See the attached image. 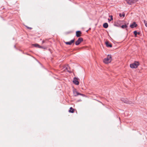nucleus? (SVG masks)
I'll return each mask as SVG.
<instances>
[{"label": "nucleus", "mask_w": 147, "mask_h": 147, "mask_svg": "<svg viewBox=\"0 0 147 147\" xmlns=\"http://www.w3.org/2000/svg\"><path fill=\"white\" fill-rule=\"evenodd\" d=\"M112 61V57L111 55H108L106 58L103 60V62L106 64L110 63Z\"/></svg>", "instance_id": "1"}, {"label": "nucleus", "mask_w": 147, "mask_h": 147, "mask_svg": "<svg viewBox=\"0 0 147 147\" xmlns=\"http://www.w3.org/2000/svg\"><path fill=\"white\" fill-rule=\"evenodd\" d=\"M139 64L138 61H135L134 63L130 64V67L132 68H136Z\"/></svg>", "instance_id": "2"}, {"label": "nucleus", "mask_w": 147, "mask_h": 147, "mask_svg": "<svg viewBox=\"0 0 147 147\" xmlns=\"http://www.w3.org/2000/svg\"><path fill=\"white\" fill-rule=\"evenodd\" d=\"M122 101L124 102L129 104H132L133 103L132 102L128 101L127 99L126 98H122L121 99Z\"/></svg>", "instance_id": "3"}, {"label": "nucleus", "mask_w": 147, "mask_h": 147, "mask_svg": "<svg viewBox=\"0 0 147 147\" xmlns=\"http://www.w3.org/2000/svg\"><path fill=\"white\" fill-rule=\"evenodd\" d=\"M125 1L127 4L129 5H131L137 2L138 0H125Z\"/></svg>", "instance_id": "4"}, {"label": "nucleus", "mask_w": 147, "mask_h": 147, "mask_svg": "<svg viewBox=\"0 0 147 147\" xmlns=\"http://www.w3.org/2000/svg\"><path fill=\"white\" fill-rule=\"evenodd\" d=\"M73 93L74 96H76L78 95H80L83 96H84V94L79 93L77 92L76 89H74L73 90Z\"/></svg>", "instance_id": "5"}, {"label": "nucleus", "mask_w": 147, "mask_h": 147, "mask_svg": "<svg viewBox=\"0 0 147 147\" xmlns=\"http://www.w3.org/2000/svg\"><path fill=\"white\" fill-rule=\"evenodd\" d=\"M83 40V38L80 37L78 38V40H77L75 42V44L76 45H79L82 42Z\"/></svg>", "instance_id": "6"}, {"label": "nucleus", "mask_w": 147, "mask_h": 147, "mask_svg": "<svg viewBox=\"0 0 147 147\" xmlns=\"http://www.w3.org/2000/svg\"><path fill=\"white\" fill-rule=\"evenodd\" d=\"M78 80H79V79L78 78L75 77L74 78L73 81V83L76 85H79V82L78 81Z\"/></svg>", "instance_id": "7"}, {"label": "nucleus", "mask_w": 147, "mask_h": 147, "mask_svg": "<svg viewBox=\"0 0 147 147\" xmlns=\"http://www.w3.org/2000/svg\"><path fill=\"white\" fill-rule=\"evenodd\" d=\"M75 41V39L71 40L69 42H65V43L67 45H71L72 43H74Z\"/></svg>", "instance_id": "8"}, {"label": "nucleus", "mask_w": 147, "mask_h": 147, "mask_svg": "<svg viewBox=\"0 0 147 147\" xmlns=\"http://www.w3.org/2000/svg\"><path fill=\"white\" fill-rule=\"evenodd\" d=\"M106 46L108 47H112L111 44L108 41H106L105 42Z\"/></svg>", "instance_id": "9"}, {"label": "nucleus", "mask_w": 147, "mask_h": 147, "mask_svg": "<svg viewBox=\"0 0 147 147\" xmlns=\"http://www.w3.org/2000/svg\"><path fill=\"white\" fill-rule=\"evenodd\" d=\"M137 24L135 22H133L132 24L130 25V27L133 28L134 27H136L137 26Z\"/></svg>", "instance_id": "10"}, {"label": "nucleus", "mask_w": 147, "mask_h": 147, "mask_svg": "<svg viewBox=\"0 0 147 147\" xmlns=\"http://www.w3.org/2000/svg\"><path fill=\"white\" fill-rule=\"evenodd\" d=\"M81 34L82 32L80 31H78L76 32V35L78 37L81 36Z\"/></svg>", "instance_id": "11"}, {"label": "nucleus", "mask_w": 147, "mask_h": 147, "mask_svg": "<svg viewBox=\"0 0 147 147\" xmlns=\"http://www.w3.org/2000/svg\"><path fill=\"white\" fill-rule=\"evenodd\" d=\"M75 111L74 109L72 107H71L70 108L69 110V112L71 113H73Z\"/></svg>", "instance_id": "12"}, {"label": "nucleus", "mask_w": 147, "mask_h": 147, "mask_svg": "<svg viewBox=\"0 0 147 147\" xmlns=\"http://www.w3.org/2000/svg\"><path fill=\"white\" fill-rule=\"evenodd\" d=\"M103 27L105 28H107L108 27V24L107 23H104L103 24Z\"/></svg>", "instance_id": "13"}, {"label": "nucleus", "mask_w": 147, "mask_h": 147, "mask_svg": "<svg viewBox=\"0 0 147 147\" xmlns=\"http://www.w3.org/2000/svg\"><path fill=\"white\" fill-rule=\"evenodd\" d=\"M32 45L34 46L35 47H37L38 48H40L42 47V46L39 45L38 44H33Z\"/></svg>", "instance_id": "14"}, {"label": "nucleus", "mask_w": 147, "mask_h": 147, "mask_svg": "<svg viewBox=\"0 0 147 147\" xmlns=\"http://www.w3.org/2000/svg\"><path fill=\"white\" fill-rule=\"evenodd\" d=\"M127 26L126 24H125V25H122L121 26V27L123 29H124L125 28H127Z\"/></svg>", "instance_id": "15"}, {"label": "nucleus", "mask_w": 147, "mask_h": 147, "mask_svg": "<svg viewBox=\"0 0 147 147\" xmlns=\"http://www.w3.org/2000/svg\"><path fill=\"white\" fill-rule=\"evenodd\" d=\"M70 68L69 67H68V66L67 67H66V70H67L68 72H69V73H71L72 72V71H69V69H70Z\"/></svg>", "instance_id": "16"}, {"label": "nucleus", "mask_w": 147, "mask_h": 147, "mask_svg": "<svg viewBox=\"0 0 147 147\" xmlns=\"http://www.w3.org/2000/svg\"><path fill=\"white\" fill-rule=\"evenodd\" d=\"M134 36L135 37H136L137 36V31L135 30L134 32Z\"/></svg>", "instance_id": "17"}, {"label": "nucleus", "mask_w": 147, "mask_h": 147, "mask_svg": "<svg viewBox=\"0 0 147 147\" xmlns=\"http://www.w3.org/2000/svg\"><path fill=\"white\" fill-rule=\"evenodd\" d=\"M119 16L120 17H121L122 16H123V17H124L125 16V14L124 13H123L122 15H121V14L120 13L119 14Z\"/></svg>", "instance_id": "18"}, {"label": "nucleus", "mask_w": 147, "mask_h": 147, "mask_svg": "<svg viewBox=\"0 0 147 147\" xmlns=\"http://www.w3.org/2000/svg\"><path fill=\"white\" fill-rule=\"evenodd\" d=\"M113 20V16H111V19L110 20H109V21H111L112 20Z\"/></svg>", "instance_id": "19"}, {"label": "nucleus", "mask_w": 147, "mask_h": 147, "mask_svg": "<svg viewBox=\"0 0 147 147\" xmlns=\"http://www.w3.org/2000/svg\"><path fill=\"white\" fill-rule=\"evenodd\" d=\"M26 27H27V28L30 30H31L32 29V28L30 27H28L27 26H26Z\"/></svg>", "instance_id": "20"}, {"label": "nucleus", "mask_w": 147, "mask_h": 147, "mask_svg": "<svg viewBox=\"0 0 147 147\" xmlns=\"http://www.w3.org/2000/svg\"><path fill=\"white\" fill-rule=\"evenodd\" d=\"M144 22L145 24H146V23H147V22H146L145 20H144Z\"/></svg>", "instance_id": "21"}, {"label": "nucleus", "mask_w": 147, "mask_h": 147, "mask_svg": "<svg viewBox=\"0 0 147 147\" xmlns=\"http://www.w3.org/2000/svg\"><path fill=\"white\" fill-rule=\"evenodd\" d=\"M114 25L116 26L119 27V26L117 24H115Z\"/></svg>", "instance_id": "22"}, {"label": "nucleus", "mask_w": 147, "mask_h": 147, "mask_svg": "<svg viewBox=\"0 0 147 147\" xmlns=\"http://www.w3.org/2000/svg\"><path fill=\"white\" fill-rule=\"evenodd\" d=\"M140 32H137V34L140 35Z\"/></svg>", "instance_id": "23"}, {"label": "nucleus", "mask_w": 147, "mask_h": 147, "mask_svg": "<svg viewBox=\"0 0 147 147\" xmlns=\"http://www.w3.org/2000/svg\"><path fill=\"white\" fill-rule=\"evenodd\" d=\"M42 48V49H45V48H44V47H42H42H40V48Z\"/></svg>", "instance_id": "24"}, {"label": "nucleus", "mask_w": 147, "mask_h": 147, "mask_svg": "<svg viewBox=\"0 0 147 147\" xmlns=\"http://www.w3.org/2000/svg\"><path fill=\"white\" fill-rule=\"evenodd\" d=\"M145 26L147 27V23H146V24H145Z\"/></svg>", "instance_id": "25"}, {"label": "nucleus", "mask_w": 147, "mask_h": 147, "mask_svg": "<svg viewBox=\"0 0 147 147\" xmlns=\"http://www.w3.org/2000/svg\"><path fill=\"white\" fill-rule=\"evenodd\" d=\"M45 42V41H44V40H43V41H42V43H44V42Z\"/></svg>", "instance_id": "26"}, {"label": "nucleus", "mask_w": 147, "mask_h": 147, "mask_svg": "<svg viewBox=\"0 0 147 147\" xmlns=\"http://www.w3.org/2000/svg\"><path fill=\"white\" fill-rule=\"evenodd\" d=\"M120 21H117V22H119Z\"/></svg>", "instance_id": "27"}]
</instances>
